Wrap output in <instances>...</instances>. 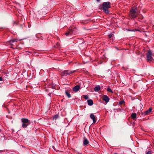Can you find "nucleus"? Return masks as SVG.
Wrapping results in <instances>:
<instances>
[{
    "instance_id": "1",
    "label": "nucleus",
    "mask_w": 154,
    "mask_h": 154,
    "mask_svg": "<svg viewBox=\"0 0 154 154\" xmlns=\"http://www.w3.org/2000/svg\"><path fill=\"white\" fill-rule=\"evenodd\" d=\"M110 2H104L103 3L102 8L103 11L106 14H108L109 12L108 8L110 7Z\"/></svg>"
},
{
    "instance_id": "2",
    "label": "nucleus",
    "mask_w": 154,
    "mask_h": 154,
    "mask_svg": "<svg viewBox=\"0 0 154 154\" xmlns=\"http://www.w3.org/2000/svg\"><path fill=\"white\" fill-rule=\"evenodd\" d=\"M137 9L132 8L130 11L129 16L132 19L136 18L137 16L138 13L137 12Z\"/></svg>"
},
{
    "instance_id": "3",
    "label": "nucleus",
    "mask_w": 154,
    "mask_h": 154,
    "mask_svg": "<svg viewBox=\"0 0 154 154\" xmlns=\"http://www.w3.org/2000/svg\"><path fill=\"white\" fill-rule=\"evenodd\" d=\"M21 121L22 123V127L23 128H26L30 124L29 121L27 119L22 118Z\"/></svg>"
},
{
    "instance_id": "4",
    "label": "nucleus",
    "mask_w": 154,
    "mask_h": 154,
    "mask_svg": "<svg viewBox=\"0 0 154 154\" xmlns=\"http://www.w3.org/2000/svg\"><path fill=\"white\" fill-rule=\"evenodd\" d=\"M77 32V29L75 27H74L72 29H69L65 33V34L67 36H69L75 34Z\"/></svg>"
},
{
    "instance_id": "5",
    "label": "nucleus",
    "mask_w": 154,
    "mask_h": 154,
    "mask_svg": "<svg viewBox=\"0 0 154 154\" xmlns=\"http://www.w3.org/2000/svg\"><path fill=\"white\" fill-rule=\"evenodd\" d=\"M76 70H66L62 72L61 73L62 76H65L70 75L72 73L76 72Z\"/></svg>"
},
{
    "instance_id": "6",
    "label": "nucleus",
    "mask_w": 154,
    "mask_h": 154,
    "mask_svg": "<svg viewBox=\"0 0 154 154\" xmlns=\"http://www.w3.org/2000/svg\"><path fill=\"white\" fill-rule=\"evenodd\" d=\"M152 52L151 51L149 50L146 54L147 60L148 61H150L152 60Z\"/></svg>"
},
{
    "instance_id": "7",
    "label": "nucleus",
    "mask_w": 154,
    "mask_h": 154,
    "mask_svg": "<svg viewBox=\"0 0 154 154\" xmlns=\"http://www.w3.org/2000/svg\"><path fill=\"white\" fill-rule=\"evenodd\" d=\"M152 110V107H150L149 109L147 111H145L144 112L142 113V115H147L149 114V113L151 112Z\"/></svg>"
},
{
    "instance_id": "8",
    "label": "nucleus",
    "mask_w": 154,
    "mask_h": 154,
    "mask_svg": "<svg viewBox=\"0 0 154 154\" xmlns=\"http://www.w3.org/2000/svg\"><path fill=\"white\" fill-rule=\"evenodd\" d=\"M103 100L105 101L106 103H108L109 100V97L106 95H104L103 97Z\"/></svg>"
},
{
    "instance_id": "9",
    "label": "nucleus",
    "mask_w": 154,
    "mask_h": 154,
    "mask_svg": "<svg viewBox=\"0 0 154 154\" xmlns=\"http://www.w3.org/2000/svg\"><path fill=\"white\" fill-rule=\"evenodd\" d=\"M83 145L84 146L86 145H88L89 143L88 140L85 137L83 140Z\"/></svg>"
},
{
    "instance_id": "10",
    "label": "nucleus",
    "mask_w": 154,
    "mask_h": 154,
    "mask_svg": "<svg viewBox=\"0 0 154 154\" xmlns=\"http://www.w3.org/2000/svg\"><path fill=\"white\" fill-rule=\"evenodd\" d=\"M90 117L93 120V123H95L96 122V120L94 115L93 114H91L90 115Z\"/></svg>"
},
{
    "instance_id": "11",
    "label": "nucleus",
    "mask_w": 154,
    "mask_h": 154,
    "mask_svg": "<svg viewBox=\"0 0 154 154\" xmlns=\"http://www.w3.org/2000/svg\"><path fill=\"white\" fill-rule=\"evenodd\" d=\"M80 89L79 86L77 85L75 86L73 88V90L75 92L78 91Z\"/></svg>"
},
{
    "instance_id": "12",
    "label": "nucleus",
    "mask_w": 154,
    "mask_h": 154,
    "mask_svg": "<svg viewBox=\"0 0 154 154\" xmlns=\"http://www.w3.org/2000/svg\"><path fill=\"white\" fill-rule=\"evenodd\" d=\"M100 86L99 85H97L94 88V90L95 92H97L100 90Z\"/></svg>"
},
{
    "instance_id": "13",
    "label": "nucleus",
    "mask_w": 154,
    "mask_h": 154,
    "mask_svg": "<svg viewBox=\"0 0 154 154\" xmlns=\"http://www.w3.org/2000/svg\"><path fill=\"white\" fill-rule=\"evenodd\" d=\"M88 104V105L91 106L93 104V102L92 100H87Z\"/></svg>"
},
{
    "instance_id": "14",
    "label": "nucleus",
    "mask_w": 154,
    "mask_h": 154,
    "mask_svg": "<svg viewBox=\"0 0 154 154\" xmlns=\"http://www.w3.org/2000/svg\"><path fill=\"white\" fill-rule=\"evenodd\" d=\"M131 117L134 119H136L137 117V114L135 113H132L131 114Z\"/></svg>"
},
{
    "instance_id": "15",
    "label": "nucleus",
    "mask_w": 154,
    "mask_h": 154,
    "mask_svg": "<svg viewBox=\"0 0 154 154\" xmlns=\"http://www.w3.org/2000/svg\"><path fill=\"white\" fill-rule=\"evenodd\" d=\"M65 93L66 94V95L68 98H69L71 97V96L70 94L67 91H66Z\"/></svg>"
},
{
    "instance_id": "16",
    "label": "nucleus",
    "mask_w": 154,
    "mask_h": 154,
    "mask_svg": "<svg viewBox=\"0 0 154 154\" xmlns=\"http://www.w3.org/2000/svg\"><path fill=\"white\" fill-rule=\"evenodd\" d=\"M17 39H12L10 40V42H17Z\"/></svg>"
},
{
    "instance_id": "17",
    "label": "nucleus",
    "mask_w": 154,
    "mask_h": 154,
    "mask_svg": "<svg viewBox=\"0 0 154 154\" xmlns=\"http://www.w3.org/2000/svg\"><path fill=\"white\" fill-rule=\"evenodd\" d=\"M59 117V116L58 115H56L54 116L53 117V119L56 120Z\"/></svg>"
},
{
    "instance_id": "18",
    "label": "nucleus",
    "mask_w": 154,
    "mask_h": 154,
    "mask_svg": "<svg viewBox=\"0 0 154 154\" xmlns=\"http://www.w3.org/2000/svg\"><path fill=\"white\" fill-rule=\"evenodd\" d=\"M107 90L108 91H109V92H110L111 93H113L112 91L110 88H108L107 89Z\"/></svg>"
},
{
    "instance_id": "19",
    "label": "nucleus",
    "mask_w": 154,
    "mask_h": 154,
    "mask_svg": "<svg viewBox=\"0 0 154 154\" xmlns=\"http://www.w3.org/2000/svg\"><path fill=\"white\" fill-rule=\"evenodd\" d=\"M84 98L85 100H87L88 99V97L87 95H85L84 96Z\"/></svg>"
},
{
    "instance_id": "20",
    "label": "nucleus",
    "mask_w": 154,
    "mask_h": 154,
    "mask_svg": "<svg viewBox=\"0 0 154 154\" xmlns=\"http://www.w3.org/2000/svg\"><path fill=\"white\" fill-rule=\"evenodd\" d=\"M152 152L151 151H149L147 152H146V154H152Z\"/></svg>"
},
{
    "instance_id": "21",
    "label": "nucleus",
    "mask_w": 154,
    "mask_h": 154,
    "mask_svg": "<svg viewBox=\"0 0 154 154\" xmlns=\"http://www.w3.org/2000/svg\"><path fill=\"white\" fill-rule=\"evenodd\" d=\"M113 34L112 33H111L110 34H109V38H111L113 35Z\"/></svg>"
},
{
    "instance_id": "22",
    "label": "nucleus",
    "mask_w": 154,
    "mask_h": 154,
    "mask_svg": "<svg viewBox=\"0 0 154 154\" xmlns=\"http://www.w3.org/2000/svg\"><path fill=\"white\" fill-rule=\"evenodd\" d=\"M124 103V100L121 101L119 102V104L120 105H121Z\"/></svg>"
},
{
    "instance_id": "23",
    "label": "nucleus",
    "mask_w": 154,
    "mask_h": 154,
    "mask_svg": "<svg viewBox=\"0 0 154 154\" xmlns=\"http://www.w3.org/2000/svg\"><path fill=\"white\" fill-rule=\"evenodd\" d=\"M2 81V77H0V81Z\"/></svg>"
},
{
    "instance_id": "24",
    "label": "nucleus",
    "mask_w": 154,
    "mask_h": 154,
    "mask_svg": "<svg viewBox=\"0 0 154 154\" xmlns=\"http://www.w3.org/2000/svg\"><path fill=\"white\" fill-rule=\"evenodd\" d=\"M100 1V0H97V2H99Z\"/></svg>"
},
{
    "instance_id": "25",
    "label": "nucleus",
    "mask_w": 154,
    "mask_h": 154,
    "mask_svg": "<svg viewBox=\"0 0 154 154\" xmlns=\"http://www.w3.org/2000/svg\"><path fill=\"white\" fill-rule=\"evenodd\" d=\"M114 154H117V153H115Z\"/></svg>"
},
{
    "instance_id": "26",
    "label": "nucleus",
    "mask_w": 154,
    "mask_h": 154,
    "mask_svg": "<svg viewBox=\"0 0 154 154\" xmlns=\"http://www.w3.org/2000/svg\"><path fill=\"white\" fill-rule=\"evenodd\" d=\"M143 18L142 17V18H141V19H143Z\"/></svg>"
}]
</instances>
